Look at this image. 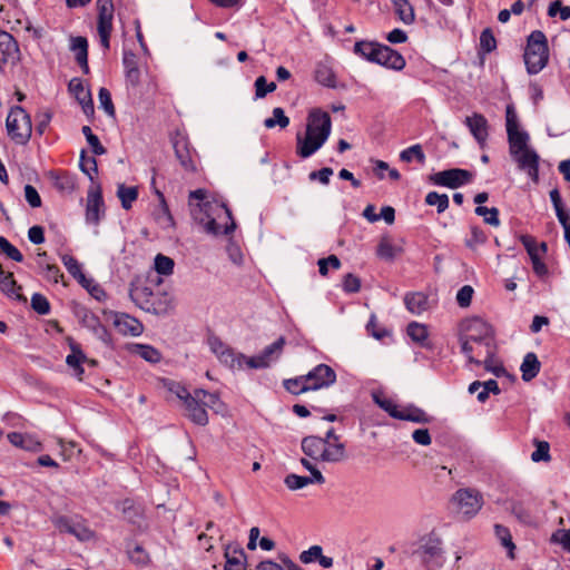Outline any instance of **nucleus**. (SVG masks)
Segmentation results:
<instances>
[{
	"label": "nucleus",
	"instance_id": "nucleus-63",
	"mask_svg": "<svg viewBox=\"0 0 570 570\" xmlns=\"http://www.w3.org/2000/svg\"><path fill=\"white\" fill-rule=\"evenodd\" d=\"M374 402L385 412L389 413L390 416L396 419V415L400 414V407L392 400L386 397H381L377 394H373Z\"/></svg>",
	"mask_w": 570,
	"mask_h": 570
},
{
	"label": "nucleus",
	"instance_id": "nucleus-59",
	"mask_svg": "<svg viewBox=\"0 0 570 570\" xmlns=\"http://www.w3.org/2000/svg\"><path fill=\"white\" fill-rule=\"evenodd\" d=\"M475 214L478 216H483L484 222L491 226H499L500 219H499V209L495 207L488 208L484 206H478L475 208Z\"/></svg>",
	"mask_w": 570,
	"mask_h": 570
},
{
	"label": "nucleus",
	"instance_id": "nucleus-39",
	"mask_svg": "<svg viewBox=\"0 0 570 570\" xmlns=\"http://www.w3.org/2000/svg\"><path fill=\"white\" fill-rule=\"evenodd\" d=\"M315 80L320 85L328 87V88L336 87L335 75H334L333 70L323 63L317 65V67L315 69Z\"/></svg>",
	"mask_w": 570,
	"mask_h": 570
},
{
	"label": "nucleus",
	"instance_id": "nucleus-17",
	"mask_svg": "<svg viewBox=\"0 0 570 570\" xmlns=\"http://www.w3.org/2000/svg\"><path fill=\"white\" fill-rule=\"evenodd\" d=\"M20 60V50L16 39L7 31H0V71L7 65L14 66Z\"/></svg>",
	"mask_w": 570,
	"mask_h": 570
},
{
	"label": "nucleus",
	"instance_id": "nucleus-19",
	"mask_svg": "<svg viewBox=\"0 0 570 570\" xmlns=\"http://www.w3.org/2000/svg\"><path fill=\"white\" fill-rule=\"evenodd\" d=\"M513 160L518 164L520 170L528 174L532 181H539V160L540 157L535 150L529 148L520 151V154L511 155Z\"/></svg>",
	"mask_w": 570,
	"mask_h": 570
},
{
	"label": "nucleus",
	"instance_id": "nucleus-34",
	"mask_svg": "<svg viewBox=\"0 0 570 570\" xmlns=\"http://www.w3.org/2000/svg\"><path fill=\"white\" fill-rule=\"evenodd\" d=\"M226 563L224 570H246L247 557L242 548H228L225 552Z\"/></svg>",
	"mask_w": 570,
	"mask_h": 570
},
{
	"label": "nucleus",
	"instance_id": "nucleus-55",
	"mask_svg": "<svg viewBox=\"0 0 570 570\" xmlns=\"http://www.w3.org/2000/svg\"><path fill=\"white\" fill-rule=\"evenodd\" d=\"M83 136L87 139V142L91 147V151L97 155H104L106 154V148L100 144L99 138L92 132L91 128L89 126H83L81 129Z\"/></svg>",
	"mask_w": 570,
	"mask_h": 570
},
{
	"label": "nucleus",
	"instance_id": "nucleus-60",
	"mask_svg": "<svg viewBox=\"0 0 570 570\" xmlns=\"http://www.w3.org/2000/svg\"><path fill=\"white\" fill-rule=\"evenodd\" d=\"M156 194L160 200V214L157 217V220L159 224L163 225V227H168L174 224L173 216L170 215L169 208L166 204L165 196L161 191L156 190Z\"/></svg>",
	"mask_w": 570,
	"mask_h": 570
},
{
	"label": "nucleus",
	"instance_id": "nucleus-44",
	"mask_svg": "<svg viewBox=\"0 0 570 570\" xmlns=\"http://www.w3.org/2000/svg\"><path fill=\"white\" fill-rule=\"evenodd\" d=\"M511 513L523 524H532L534 519L530 509L522 502L513 501L510 505Z\"/></svg>",
	"mask_w": 570,
	"mask_h": 570
},
{
	"label": "nucleus",
	"instance_id": "nucleus-12",
	"mask_svg": "<svg viewBox=\"0 0 570 570\" xmlns=\"http://www.w3.org/2000/svg\"><path fill=\"white\" fill-rule=\"evenodd\" d=\"M210 351L218 357V360L230 368H242L246 364V356L244 354H236L232 347L226 345L217 336L208 338Z\"/></svg>",
	"mask_w": 570,
	"mask_h": 570
},
{
	"label": "nucleus",
	"instance_id": "nucleus-61",
	"mask_svg": "<svg viewBox=\"0 0 570 570\" xmlns=\"http://www.w3.org/2000/svg\"><path fill=\"white\" fill-rule=\"evenodd\" d=\"M31 307L40 315H47L50 312V303L46 296L40 293H35L31 296Z\"/></svg>",
	"mask_w": 570,
	"mask_h": 570
},
{
	"label": "nucleus",
	"instance_id": "nucleus-33",
	"mask_svg": "<svg viewBox=\"0 0 570 570\" xmlns=\"http://www.w3.org/2000/svg\"><path fill=\"white\" fill-rule=\"evenodd\" d=\"M509 150L510 155L520 154V151L529 149L528 141L529 135L527 131L518 129L508 130Z\"/></svg>",
	"mask_w": 570,
	"mask_h": 570
},
{
	"label": "nucleus",
	"instance_id": "nucleus-32",
	"mask_svg": "<svg viewBox=\"0 0 570 570\" xmlns=\"http://www.w3.org/2000/svg\"><path fill=\"white\" fill-rule=\"evenodd\" d=\"M540 368L541 363L539 362L537 355L533 352L527 353L520 366L522 380L524 382H530L539 374Z\"/></svg>",
	"mask_w": 570,
	"mask_h": 570
},
{
	"label": "nucleus",
	"instance_id": "nucleus-9",
	"mask_svg": "<svg viewBox=\"0 0 570 570\" xmlns=\"http://www.w3.org/2000/svg\"><path fill=\"white\" fill-rule=\"evenodd\" d=\"M97 31L100 45L105 51L110 48V35L112 32L114 2L112 0H97Z\"/></svg>",
	"mask_w": 570,
	"mask_h": 570
},
{
	"label": "nucleus",
	"instance_id": "nucleus-27",
	"mask_svg": "<svg viewBox=\"0 0 570 570\" xmlns=\"http://www.w3.org/2000/svg\"><path fill=\"white\" fill-rule=\"evenodd\" d=\"M118 509L121 511L124 518L132 523L139 524L144 517V509L140 504L136 503L131 499H125L118 504Z\"/></svg>",
	"mask_w": 570,
	"mask_h": 570
},
{
	"label": "nucleus",
	"instance_id": "nucleus-1",
	"mask_svg": "<svg viewBox=\"0 0 570 570\" xmlns=\"http://www.w3.org/2000/svg\"><path fill=\"white\" fill-rule=\"evenodd\" d=\"M206 191L196 189L189 193V200L197 199V205H191L190 213L195 222L204 226L207 234L228 235L236 228L232 210L225 204L204 202Z\"/></svg>",
	"mask_w": 570,
	"mask_h": 570
},
{
	"label": "nucleus",
	"instance_id": "nucleus-20",
	"mask_svg": "<svg viewBox=\"0 0 570 570\" xmlns=\"http://www.w3.org/2000/svg\"><path fill=\"white\" fill-rule=\"evenodd\" d=\"M200 397H196V389L193 395L184 403L185 415L195 424L205 426L208 423V414L200 402Z\"/></svg>",
	"mask_w": 570,
	"mask_h": 570
},
{
	"label": "nucleus",
	"instance_id": "nucleus-51",
	"mask_svg": "<svg viewBox=\"0 0 570 570\" xmlns=\"http://www.w3.org/2000/svg\"><path fill=\"white\" fill-rule=\"evenodd\" d=\"M400 248L394 246L391 240L387 237H383L377 246V256L392 261L395 258L397 253H400Z\"/></svg>",
	"mask_w": 570,
	"mask_h": 570
},
{
	"label": "nucleus",
	"instance_id": "nucleus-29",
	"mask_svg": "<svg viewBox=\"0 0 570 570\" xmlns=\"http://www.w3.org/2000/svg\"><path fill=\"white\" fill-rule=\"evenodd\" d=\"M71 50L76 52V61L81 67L83 73H89L87 39L85 37L71 38Z\"/></svg>",
	"mask_w": 570,
	"mask_h": 570
},
{
	"label": "nucleus",
	"instance_id": "nucleus-13",
	"mask_svg": "<svg viewBox=\"0 0 570 570\" xmlns=\"http://www.w3.org/2000/svg\"><path fill=\"white\" fill-rule=\"evenodd\" d=\"M285 343V338L281 336L274 343L266 346L261 354L246 357V365L250 368L269 367L271 364H273L281 357Z\"/></svg>",
	"mask_w": 570,
	"mask_h": 570
},
{
	"label": "nucleus",
	"instance_id": "nucleus-4",
	"mask_svg": "<svg viewBox=\"0 0 570 570\" xmlns=\"http://www.w3.org/2000/svg\"><path fill=\"white\" fill-rule=\"evenodd\" d=\"M302 451L315 462L337 463L345 459V444H327L321 436L308 435L302 440Z\"/></svg>",
	"mask_w": 570,
	"mask_h": 570
},
{
	"label": "nucleus",
	"instance_id": "nucleus-42",
	"mask_svg": "<svg viewBox=\"0 0 570 570\" xmlns=\"http://www.w3.org/2000/svg\"><path fill=\"white\" fill-rule=\"evenodd\" d=\"M284 387L286 389L287 392H289L294 395H299L302 393L309 391L306 374L294 377V379L285 380Z\"/></svg>",
	"mask_w": 570,
	"mask_h": 570
},
{
	"label": "nucleus",
	"instance_id": "nucleus-56",
	"mask_svg": "<svg viewBox=\"0 0 570 570\" xmlns=\"http://www.w3.org/2000/svg\"><path fill=\"white\" fill-rule=\"evenodd\" d=\"M494 354H495L494 347L493 348L488 347V351H485V358L483 361V365L488 372H491L497 377H501L502 375L505 374V368L503 367L502 364L495 365L493 363Z\"/></svg>",
	"mask_w": 570,
	"mask_h": 570
},
{
	"label": "nucleus",
	"instance_id": "nucleus-62",
	"mask_svg": "<svg viewBox=\"0 0 570 570\" xmlns=\"http://www.w3.org/2000/svg\"><path fill=\"white\" fill-rule=\"evenodd\" d=\"M98 98L100 107L106 111V114L108 116L115 117L116 110L111 100L110 91L107 88L101 87L98 92Z\"/></svg>",
	"mask_w": 570,
	"mask_h": 570
},
{
	"label": "nucleus",
	"instance_id": "nucleus-25",
	"mask_svg": "<svg viewBox=\"0 0 570 570\" xmlns=\"http://www.w3.org/2000/svg\"><path fill=\"white\" fill-rule=\"evenodd\" d=\"M130 299L141 309L150 311L154 308V293L150 287L140 284H131L129 288Z\"/></svg>",
	"mask_w": 570,
	"mask_h": 570
},
{
	"label": "nucleus",
	"instance_id": "nucleus-41",
	"mask_svg": "<svg viewBox=\"0 0 570 570\" xmlns=\"http://www.w3.org/2000/svg\"><path fill=\"white\" fill-rule=\"evenodd\" d=\"M273 116L269 117V118H266L264 120V126L267 128V129H272L276 126H278L279 128L284 129L286 128L288 125H289V118L285 115V111L283 108L281 107H275L273 109Z\"/></svg>",
	"mask_w": 570,
	"mask_h": 570
},
{
	"label": "nucleus",
	"instance_id": "nucleus-46",
	"mask_svg": "<svg viewBox=\"0 0 570 570\" xmlns=\"http://www.w3.org/2000/svg\"><path fill=\"white\" fill-rule=\"evenodd\" d=\"M127 554L130 561L136 566L144 567L149 562V554L140 544H135L132 548L128 544Z\"/></svg>",
	"mask_w": 570,
	"mask_h": 570
},
{
	"label": "nucleus",
	"instance_id": "nucleus-5",
	"mask_svg": "<svg viewBox=\"0 0 570 570\" xmlns=\"http://www.w3.org/2000/svg\"><path fill=\"white\" fill-rule=\"evenodd\" d=\"M523 59L530 75L539 73L547 66L549 47L547 37L541 30H534L528 37Z\"/></svg>",
	"mask_w": 570,
	"mask_h": 570
},
{
	"label": "nucleus",
	"instance_id": "nucleus-45",
	"mask_svg": "<svg viewBox=\"0 0 570 570\" xmlns=\"http://www.w3.org/2000/svg\"><path fill=\"white\" fill-rule=\"evenodd\" d=\"M406 333L413 342L420 343L421 345L424 344L429 336L426 325L417 322H411L406 327Z\"/></svg>",
	"mask_w": 570,
	"mask_h": 570
},
{
	"label": "nucleus",
	"instance_id": "nucleus-18",
	"mask_svg": "<svg viewBox=\"0 0 570 570\" xmlns=\"http://www.w3.org/2000/svg\"><path fill=\"white\" fill-rule=\"evenodd\" d=\"M308 390L315 391L333 385L336 381L335 371L326 365L318 364L306 374Z\"/></svg>",
	"mask_w": 570,
	"mask_h": 570
},
{
	"label": "nucleus",
	"instance_id": "nucleus-3",
	"mask_svg": "<svg viewBox=\"0 0 570 570\" xmlns=\"http://www.w3.org/2000/svg\"><path fill=\"white\" fill-rule=\"evenodd\" d=\"M354 53L365 60L396 71L405 67L404 57L386 45L361 40L354 45Z\"/></svg>",
	"mask_w": 570,
	"mask_h": 570
},
{
	"label": "nucleus",
	"instance_id": "nucleus-22",
	"mask_svg": "<svg viewBox=\"0 0 570 570\" xmlns=\"http://www.w3.org/2000/svg\"><path fill=\"white\" fill-rule=\"evenodd\" d=\"M102 206L104 199L100 186L91 187L87 195L86 220L91 224H98Z\"/></svg>",
	"mask_w": 570,
	"mask_h": 570
},
{
	"label": "nucleus",
	"instance_id": "nucleus-11",
	"mask_svg": "<svg viewBox=\"0 0 570 570\" xmlns=\"http://www.w3.org/2000/svg\"><path fill=\"white\" fill-rule=\"evenodd\" d=\"M75 316L79 320V322L89 331L94 333V335L99 338L105 344L111 343V336L108 330L100 323L99 317L94 314L89 308L82 305H77L75 307Z\"/></svg>",
	"mask_w": 570,
	"mask_h": 570
},
{
	"label": "nucleus",
	"instance_id": "nucleus-23",
	"mask_svg": "<svg viewBox=\"0 0 570 570\" xmlns=\"http://www.w3.org/2000/svg\"><path fill=\"white\" fill-rule=\"evenodd\" d=\"M326 141H324V136L314 137L305 134V137H302L301 134L296 135V154L301 158H308L313 154H315Z\"/></svg>",
	"mask_w": 570,
	"mask_h": 570
},
{
	"label": "nucleus",
	"instance_id": "nucleus-64",
	"mask_svg": "<svg viewBox=\"0 0 570 570\" xmlns=\"http://www.w3.org/2000/svg\"><path fill=\"white\" fill-rule=\"evenodd\" d=\"M548 14L550 17H556L559 14L560 19L566 21L570 19V7L563 6L560 0H556L550 3Z\"/></svg>",
	"mask_w": 570,
	"mask_h": 570
},
{
	"label": "nucleus",
	"instance_id": "nucleus-8",
	"mask_svg": "<svg viewBox=\"0 0 570 570\" xmlns=\"http://www.w3.org/2000/svg\"><path fill=\"white\" fill-rule=\"evenodd\" d=\"M452 502L456 505L458 512L464 519H471L480 511L483 505V497L480 492L472 489H459L452 497Z\"/></svg>",
	"mask_w": 570,
	"mask_h": 570
},
{
	"label": "nucleus",
	"instance_id": "nucleus-6",
	"mask_svg": "<svg viewBox=\"0 0 570 570\" xmlns=\"http://www.w3.org/2000/svg\"><path fill=\"white\" fill-rule=\"evenodd\" d=\"M6 128L16 144L26 145L32 134L31 117L21 106H13L7 116Z\"/></svg>",
	"mask_w": 570,
	"mask_h": 570
},
{
	"label": "nucleus",
	"instance_id": "nucleus-50",
	"mask_svg": "<svg viewBox=\"0 0 570 570\" xmlns=\"http://www.w3.org/2000/svg\"><path fill=\"white\" fill-rule=\"evenodd\" d=\"M400 159L404 163H411L412 160H417L420 164L425 163V154L423 153L422 146L420 144L413 145L400 154Z\"/></svg>",
	"mask_w": 570,
	"mask_h": 570
},
{
	"label": "nucleus",
	"instance_id": "nucleus-37",
	"mask_svg": "<svg viewBox=\"0 0 570 570\" xmlns=\"http://www.w3.org/2000/svg\"><path fill=\"white\" fill-rule=\"evenodd\" d=\"M117 196L121 202L122 208L128 210L138 198V188L135 186L127 187L126 185L120 184L118 185Z\"/></svg>",
	"mask_w": 570,
	"mask_h": 570
},
{
	"label": "nucleus",
	"instance_id": "nucleus-26",
	"mask_svg": "<svg viewBox=\"0 0 570 570\" xmlns=\"http://www.w3.org/2000/svg\"><path fill=\"white\" fill-rule=\"evenodd\" d=\"M399 413L400 414L396 415V420L422 424L431 423L433 420V417L429 415L424 410L412 404L400 409Z\"/></svg>",
	"mask_w": 570,
	"mask_h": 570
},
{
	"label": "nucleus",
	"instance_id": "nucleus-36",
	"mask_svg": "<svg viewBox=\"0 0 570 570\" xmlns=\"http://www.w3.org/2000/svg\"><path fill=\"white\" fill-rule=\"evenodd\" d=\"M196 397H200L203 405L220 413L224 410V403L217 393H210L204 389H196Z\"/></svg>",
	"mask_w": 570,
	"mask_h": 570
},
{
	"label": "nucleus",
	"instance_id": "nucleus-38",
	"mask_svg": "<svg viewBox=\"0 0 570 570\" xmlns=\"http://www.w3.org/2000/svg\"><path fill=\"white\" fill-rule=\"evenodd\" d=\"M395 12L400 20L405 24H411L415 20L414 9L409 0H393Z\"/></svg>",
	"mask_w": 570,
	"mask_h": 570
},
{
	"label": "nucleus",
	"instance_id": "nucleus-54",
	"mask_svg": "<svg viewBox=\"0 0 570 570\" xmlns=\"http://www.w3.org/2000/svg\"><path fill=\"white\" fill-rule=\"evenodd\" d=\"M0 253L14 262H22L23 255L6 237L0 236Z\"/></svg>",
	"mask_w": 570,
	"mask_h": 570
},
{
	"label": "nucleus",
	"instance_id": "nucleus-58",
	"mask_svg": "<svg viewBox=\"0 0 570 570\" xmlns=\"http://www.w3.org/2000/svg\"><path fill=\"white\" fill-rule=\"evenodd\" d=\"M174 261L163 254H157L155 257V269L160 275H170L174 272Z\"/></svg>",
	"mask_w": 570,
	"mask_h": 570
},
{
	"label": "nucleus",
	"instance_id": "nucleus-16",
	"mask_svg": "<svg viewBox=\"0 0 570 570\" xmlns=\"http://www.w3.org/2000/svg\"><path fill=\"white\" fill-rule=\"evenodd\" d=\"M51 522L60 532L75 535L80 541H88L94 538V531L83 522L75 521L66 515L52 517Z\"/></svg>",
	"mask_w": 570,
	"mask_h": 570
},
{
	"label": "nucleus",
	"instance_id": "nucleus-43",
	"mask_svg": "<svg viewBox=\"0 0 570 570\" xmlns=\"http://www.w3.org/2000/svg\"><path fill=\"white\" fill-rule=\"evenodd\" d=\"M494 531H495V535L499 539V541L501 542V544L505 549H508V556L511 559H513L514 558L513 550L515 549V546L512 541V535L510 533V530L502 524H495Z\"/></svg>",
	"mask_w": 570,
	"mask_h": 570
},
{
	"label": "nucleus",
	"instance_id": "nucleus-53",
	"mask_svg": "<svg viewBox=\"0 0 570 570\" xmlns=\"http://www.w3.org/2000/svg\"><path fill=\"white\" fill-rule=\"evenodd\" d=\"M255 87V99H262L266 97L267 94H271L276 90L275 82H267V79L264 76H259L256 78L254 82Z\"/></svg>",
	"mask_w": 570,
	"mask_h": 570
},
{
	"label": "nucleus",
	"instance_id": "nucleus-49",
	"mask_svg": "<svg viewBox=\"0 0 570 570\" xmlns=\"http://www.w3.org/2000/svg\"><path fill=\"white\" fill-rule=\"evenodd\" d=\"M425 204L435 206L439 214L445 212L449 207V197L446 194H439L438 191H430L425 196Z\"/></svg>",
	"mask_w": 570,
	"mask_h": 570
},
{
	"label": "nucleus",
	"instance_id": "nucleus-14",
	"mask_svg": "<svg viewBox=\"0 0 570 570\" xmlns=\"http://www.w3.org/2000/svg\"><path fill=\"white\" fill-rule=\"evenodd\" d=\"M472 177V173L466 169L452 168L433 174L430 180L434 185L454 189L470 183Z\"/></svg>",
	"mask_w": 570,
	"mask_h": 570
},
{
	"label": "nucleus",
	"instance_id": "nucleus-48",
	"mask_svg": "<svg viewBox=\"0 0 570 570\" xmlns=\"http://www.w3.org/2000/svg\"><path fill=\"white\" fill-rule=\"evenodd\" d=\"M80 169L89 177L91 181H94L95 175L98 174L97 160L92 156H87L86 150H81Z\"/></svg>",
	"mask_w": 570,
	"mask_h": 570
},
{
	"label": "nucleus",
	"instance_id": "nucleus-31",
	"mask_svg": "<svg viewBox=\"0 0 570 570\" xmlns=\"http://www.w3.org/2000/svg\"><path fill=\"white\" fill-rule=\"evenodd\" d=\"M404 304L409 312L415 315H420L430 308L428 296L421 292L406 294Z\"/></svg>",
	"mask_w": 570,
	"mask_h": 570
},
{
	"label": "nucleus",
	"instance_id": "nucleus-21",
	"mask_svg": "<svg viewBox=\"0 0 570 570\" xmlns=\"http://www.w3.org/2000/svg\"><path fill=\"white\" fill-rule=\"evenodd\" d=\"M112 323L117 331L122 335L139 336L142 331V324L136 318L126 313H111Z\"/></svg>",
	"mask_w": 570,
	"mask_h": 570
},
{
	"label": "nucleus",
	"instance_id": "nucleus-47",
	"mask_svg": "<svg viewBox=\"0 0 570 570\" xmlns=\"http://www.w3.org/2000/svg\"><path fill=\"white\" fill-rule=\"evenodd\" d=\"M61 262L72 277L78 279L80 283L86 281V277L81 272V266L73 256L65 254L61 256Z\"/></svg>",
	"mask_w": 570,
	"mask_h": 570
},
{
	"label": "nucleus",
	"instance_id": "nucleus-52",
	"mask_svg": "<svg viewBox=\"0 0 570 570\" xmlns=\"http://www.w3.org/2000/svg\"><path fill=\"white\" fill-rule=\"evenodd\" d=\"M497 48V40L490 28H485L480 35L479 53H490Z\"/></svg>",
	"mask_w": 570,
	"mask_h": 570
},
{
	"label": "nucleus",
	"instance_id": "nucleus-7",
	"mask_svg": "<svg viewBox=\"0 0 570 570\" xmlns=\"http://www.w3.org/2000/svg\"><path fill=\"white\" fill-rule=\"evenodd\" d=\"M460 335L465 336L475 344L493 348V328L481 317H471L462 322Z\"/></svg>",
	"mask_w": 570,
	"mask_h": 570
},
{
	"label": "nucleus",
	"instance_id": "nucleus-40",
	"mask_svg": "<svg viewBox=\"0 0 570 570\" xmlns=\"http://www.w3.org/2000/svg\"><path fill=\"white\" fill-rule=\"evenodd\" d=\"M9 442L18 448L37 451L41 449V444L39 442L33 443L32 440L18 432H11L8 434Z\"/></svg>",
	"mask_w": 570,
	"mask_h": 570
},
{
	"label": "nucleus",
	"instance_id": "nucleus-2",
	"mask_svg": "<svg viewBox=\"0 0 570 570\" xmlns=\"http://www.w3.org/2000/svg\"><path fill=\"white\" fill-rule=\"evenodd\" d=\"M411 556L426 570H439L446 561V551L442 537L435 531L422 535L414 544Z\"/></svg>",
	"mask_w": 570,
	"mask_h": 570
},
{
	"label": "nucleus",
	"instance_id": "nucleus-28",
	"mask_svg": "<svg viewBox=\"0 0 570 570\" xmlns=\"http://www.w3.org/2000/svg\"><path fill=\"white\" fill-rule=\"evenodd\" d=\"M20 289L21 286L17 284L13 274L4 273L2 266H0V291L18 301L27 302V298L17 292Z\"/></svg>",
	"mask_w": 570,
	"mask_h": 570
},
{
	"label": "nucleus",
	"instance_id": "nucleus-35",
	"mask_svg": "<svg viewBox=\"0 0 570 570\" xmlns=\"http://www.w3.org/2000/svg\"><path fill=\"white\" fill-rule=\"evenodd\" d=\"M520 240L524 246L531 261L547 253V244L544 242L538 243L537 239L531 235H522L520 237Z\"/></svg>",
	"mask_w": 570,
	"mask_h": 570
},
{
	"label": "nucleus",
	"instance_id": "nucleus-30",
	"mask_svg": "<svg viewBox=\"0 0 570 570\" xmlns=\"http://www.w3.org/2000/svg\"><path fill=\"white\" fill-rule=\"evenodd\" d=\"M70 348H71V353L69 355H67L66 363L70 368L73 370L75 375L79 380H82V374L85 372L83 367H82V363H85L87 361V356L81 351L80 346L76 343H71Z\"/></svg>",
	"mask_w": 570,
	"mask_h": 570
},
{
	"label": "nucleus",
	"instance_id": "nucleus-15",
	"mask_svg": "<svg viewBox=\"0 0 570 570\" xmlns=\"http://www.w3.org/2000/svg\"><path fill=\"white\" fill-rule=\"evenodd\" d=\"M331 130L332 120L328 112L321 109L309 111L305 134L314 137L324 136V141H326L331 135Z\"/></svg>",
	"mask_w": 570,
	"mask_h": 570
},
{
	"label": "nucleus",
	"instance_id": "nucleus-10",
	"mask_svg": "<svg viewBox=\"0 0 570 570\" xmlns=\"http://www.w3.org/2000/svg\"><path fill=\"white\" fill-rule=\"evenodd\" d=\"M175 155L180 166L189 173H194L197 169L196 158L197 151L190 145L189 139L181 132H176L171 138Z\"/></svg>",
	"mask_w": 570,
	"mask_h": 570
},
{
	"label": "nucleus",
	"instance_id": "nucleus-24",
	"mask_svg": "<svg viewBox=\"0 0 570 570\" xmlns=\"http://www.w3.org/2000/svg\"><path fill=\"white\" fill-rule=\"evenodd\" d=\"M464 124L474 139L483 146L489 135L487 118L481 114L474 112L472 116L465 118Z\"/></svg>",
	"mask_w": 570,
	"mask_h": 570
},
{
	"label": "nucleus",
	"instance_id": "nucleus-57",
	"mask_svg": "<svg viewBox=\"0 0 570 570\" xmlns=\"http://www.w3.org/2000/svg\"><path fill=\"white\" fill-rule=\"evenodd\" d=\"M135 347L136 353L147 362L158 363L161 358L160 352L150 345L137 344Z\"/></svg>",
	"mask_w": 570,
	"mask_h": 570
}]
</instances>
